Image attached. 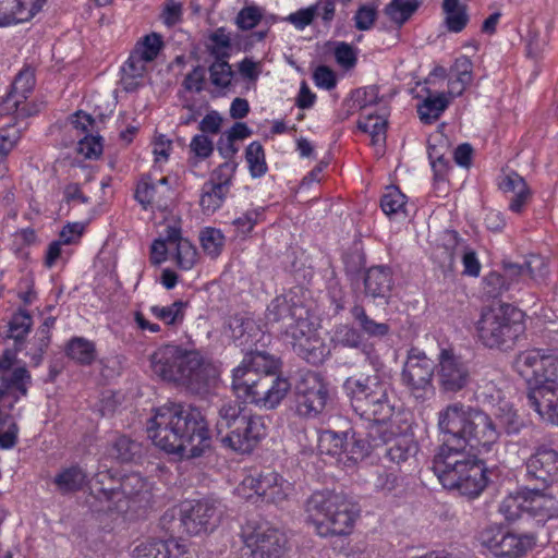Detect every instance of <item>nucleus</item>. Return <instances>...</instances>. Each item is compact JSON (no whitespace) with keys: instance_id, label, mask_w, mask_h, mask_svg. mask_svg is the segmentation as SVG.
I'll return each mask as SVG.
<instances>
[{"instance_id":"f257e3e1","label":"nucleus","mask_w":558,"mask_h":558,"mask_svg":"<svg viewBox=\"0 0 558 558\" xmlns=\"http://www.w3.org/2000/svg\"><path fill=\"white\" fill-rule=\"evenodd\" d=\"M343 388L354 411L374 423L373 429L387 445V457L391 462L401 464L414 457L417 445L413 433L408 428L397 432L391 423L397 413V398L389 381L378 375L350 377Z\"/></svg>"},{"instance_id":"f03ea898","label":"nucleus","mask_w":558,"mask_h":558,"mask_svg":"<svg viewBox=\"0 0 558 558\" xmlns=\"http://www.w3.org/2000/svg\"><path fill=\"white\" fill-rule=\"evenodd\" d=\"M147 436L157 448L181 459L199 457L210 446L203 414L177 403L155 409L147 422Z\"/></svg>"},{"instance_id":"7ed1b4c3","label":"nucleus","mask_w":558,"mask_h":558,"mask_svg":"<svg viewBox=\"0 0 558 558\" xmlns=\"http://www.w3.org/2000/svg\"><path fill=\"white\" fill-rule=\"evenodd\" d=\"M512 367L525 383L530 407L543 421L558 425V354L527 349L517 354Z\"/></svg>"},{"instance_id":"20e7f679","label":"nucleus","mask_w":558,"mask_h":558,"mask_svg":"<svg viewBox=\"0 0 558 558\" xmlns=\"http://www.w3.org/2000/svg\"><path fill=\"white\" fill-rule=\"evenodd\" d=\"M438 427L449 435L444 445H451L469 456L486 458L499 447V432L492 417L485 412L452 403L438 413Z\"/></svg>"},{"instance_id":"39448f33","label":"nucleus","mask_w":558,"mask_h":558,"mask_svg":"<svg viewBox=\"0 0 558 558\" xmlns=\"http://www.w3.org/2000/svg\"><path fill=\"white\" fill-rule=\"evenodd\" d=\"M433 470L444 488L469 498L482 494L488 483L483 458L469 456L451 445H442L433 461Z\"/></svg>"},{"instance_id":"423d86ee","label":"nucleus","mask_w":558,"mask_h":558,"mask_svg":"<svg viewBox=\"0 0 558 558\" xmlns=\"http://www.w3.org/2000/svg\"><path fill=\"white\" fill-rule=\"evenodd\" d=\"M267 324L289 319L287 337L293 350L312 364H319L329 354L328 347L318 335L317 326L311 320L308 312L303 306L289 305L286 296H277L271 301L266 312Z\"/></svg>"},{"instance_id":"0eeeda50","label":"nucleus","mask_w":558,"mask_h":558,"mask_svg":"<svg viewBox=\"0 0 558 558\" xmlns=\"http://www.w3.org/2000/svg\"><path fill=\"white\" fill-rule=\"evenodd\" d=\"M307 520L322 536L349 535L359 518V509L341 494L319 490L306 502Z\"/></svg>"},{"instance_id":"6e6552de","label":"nucleus","mask_w":558,"mask_h":558,"mask_svg":"<svg viewBox=\"0 0 558 558\" xmlns=\"http://www.w3.org/2000/svg\"><path fill=\"white\" fill-rule=\"evenodd\" d=\"M445 80L446 70L444 68H436L429 73L427 84L435 89H428L427 96L417 105V113L422 122L436 121L450 101L464 92L472 81V61L465 56L459 57L450 70L447 90L436 89L437 86H442Z\"/></svg>"},{"instance_id":"1a4fd4ad","label":"nucleus","mask_w":558,"mask_h":558,"mask_svg":"<svg viewBox=\"0 0 558 558\" xmlns=\"http://www.w3.org/2000/svg\"><path fill=\"white\" fill-rule=\"evenodd\" d=\"M217 437L225 448L250 453L267 436L262 416H246L238 403L223 404L216 424Z\"/></svg>"},{"instance_id":"9d476101","label":"nucleus","mask_w":558,"mask_h":558,"mask_svg":"<svg viewBox=\"0 0 558 558\" xmlns=\"http://www.w3.org/2000/svg\"><path fill=\"white\" fill-rule=\"evenodd\" d=\"M155 375L168 381L198 379L206 367L202 354L192 344L167 343L150 355Z\"/></svg>"},{"instance_id":"9b49d317","label":"nucleus","mask_w":558,"mask_h":558,"mask_svg":"<svg viewBox=\"0 0 558 558\" xmlns=\"http://www.w3.org/2000/svg\"><path fill=\"white\" fill-rule=\"evenodd\" d=\"M161 227L159 236L150 245L151 264L160 265L172 259L180 269H192L198 254L192 242L182 235L181 219L174 215L167 216Z\"/></svg>"},{"instance_id":"f8f14e48","label":"nucleus","mask_w":558,"mask_h":558,"mask_svg":"<svg viewBox=\"0 0 558 558\" xmlns=\"http://www.w3.org/2000/svg\"><path fill=\"white\" fill-rule=\"evenodd\" d=\"M524 318L525 314L510 304L493 306L477 322L478 337L489 348L512 343L525 330Z\"/></svg>"},{"instance_id":"ddd939ff","label":"nucleus","mask_w":558,"mask_h":558,"mask_svg":"<svg viewBox=\"0 0 558 558\" xmlns=\"http://www.w3.org/2000/svg\"><path fill=\"white\" fill-rule=\"evenodd\" d=\"M223 510L215 499L184 500L161 517V524L168 527L179 517L183 531L191 536L213 533L220 524Z\"/></svg>"},{"instance_id":"4468645a","label":"nucleus","mask_w":558,"mask_h":558,"mask_svg":"<svg viewBox=\"0 0 558 558\" xmlns=\"http://www.w3.org/2000/svg\"><path fill=\"white\" fill-rule=\"evenodd\" d=\"M233 371L232 387L238 398L263 409H275L288 395L291 384L276 374L244 373Z\"/></svg>"},{"instance_id":"2eb2a0df","label":"nucleus","mask_w":558,"mask_h":558,"mask_svg":"<svg viewBox=\"0 0 558 558\" xmlns=\"http://www.w3.org/2000/svg\"><path fill=\"white\" fill-rule=\"evenodd\" d=\"M372 437L374 446H377L376 438ZM317 448L319 453L328 457L331 462L343 469H349L368 457L373 444L353 429L344 432L326 429L318 434Z\"/></svg>"},{"instance_id":"dca6fc26","label":"nucleus","mask_w":558,"mask_h":558,"mask_svg":"<svg viewBox=\"0 0 558 558\" xmlns=\"http://www.w3.org/2000/svg\"><path fill=\"white\" fill-rule=\"evenodd\" d=\"M105 475L98 474L90 483V490L101 502H108L107 511L110 515L119 514L122 519H132L133 507L141 501L142 494L148 493L147 482L138 474H130L120 483L119 487H104Z\"/></svg>"},{"instance_id":"f3484780","label":"nucleus","mask_w":558,"mask_h":558,"mask_svg":"<svg viewBox=\"0 0 558 558\" xmlns=\"http://www.w3.org/2000/svg\"><path fill=\"white\" fill-rule=\"evenodd\" d=\"M163 47L162 36L155 32L137 39L129 58L121 68L120 84L125 92H135L144 85L151 64L158 58Z\"/></svg>"},{"instance_id":"a211bd4d","label":"nucleus","mask_w":558,"mask_h":558,"mask_svg":"<svg viewBox=\"0 0 558 558\" xmlns=\"http://www.w3.org/2000/svg\"><path fill=\"white\" fill-rule=\"evenodd\" d=\"M296 413L306 418L318 417L330 400V389L325 378L315 372L300 376L294 386Z\"/></svg>"},{"instance_id":"6ab92c4d","label":"nucleus","mask_w":558,"mask_h":558,"mask_svg":"<svg viewBox=\"0 0 558 558\" xmlns=\"http://www.w3.org/2000/svg\"><path fill=\"white\" fill-rule=\"evenodd\" d=\"M434 372L435 364L425 352L412 348L408 352L401 373L402 383L416 400H427L435 395Z\"/></svg>"},{"instance_id":"aec40b11","label":"nucleus","mask_w":558,"mask_h":558,"mask_svg":"<svg viewBox=\"0 0 558 558\" xmlns=\"http://www.w3.org/2000/svg\"><path fill=\"white\" fill-rule=\"evenodd\" d=\"M242 538L253 558H281L287 550L286 534L266 522H247L242 529Z\"/></svg>"},{"instance_id":"412c9836","label":"nucleus","mask_w":558,"mask_h":558,"mask_svg":"<svg viewBox=\"0 0 558 558\" xmlns=\"http://www.w3.org/2000/svg\"><path fill=\"white\" fill-rule=\"evenodd\" d=\"M437 379L444 392L456 393L471 380L469 363L451 349H441L438 355Z\"/></svg>"},{"instance_id":"4be33fe9","label":"nucleus","mask_w":558,"mask_h":558,"mask_svg":"<svg viewBox=\"0 0 558 558\" xmlns=\"http://www.w3.org/2000/svg\"><path fill=\"white\" fill-rule=\"evenodd\" d=\"M354 101L365 112L359 120V128L371 136L372 145L377 153H381L386 143L387 118L385 114H374L367 110L378 97V89L375 86H367L357 89L354 95Z\"/></svg>"},{"instance_id":"5701e85b","label":"nucleus","mask_w":558,"mask_h":558,"mask_svg":"<svg viewBox=\"0 0 558 558\" xmlns=\"http://www.w3.org/2000/svg\"><path fill=\"white\" fill-rule=\"evenodd\" d=\"M172 195L173 192L166 177L154 179L149 174L143 175L135 189V199L144 209L153 211H163Z\"/></svg>"},{"instance_id":"b1692460","label":"nucleus","mask_w":558,"mask_h":558,"mask_svg":"<svg viewBox=\"0 0 558 558\" xmlns=\"http://www.w3.org/2000/svg\"><path fill=\"white\" fill-rule=\"evenodd\" d=\"M35 86L33 70L24 69L15 77L12 88L1 105V112L14 113L16 118H26L33 114L26 99Z\"/></svg>"},{"instance_id":"393cba45","label":"nucleus","mask_w":558,"mask_h":558,"mask_svg":"<svg viewBox=\"0 0 558 558\" xmlns=\"http://www.w3.org/2000/svg\"><path fill=\"white\" fill-rule=\"evenodd\" d=\"M47 0H0V27L27 23L45 7Z\"/></svg>"},{"instance_id":"a878e982","label":"nucleus","mask_w":558,"mask_h":558,"mask_svg":"<svg viewBox=\"0 0 558 558\" xmlns=\"http://www.w3.org/2000/svg\"><path fill=\"white\" fill-rule=\"evenodd\" d=\"M187 554L184 541L169 538L141 542L132 551V558H183Z\"/></svg>"},{"instance_id":"bb28decb","label":"nucleus","mask_w":558,"mask_h":558,"mask_svg":"<svg viewBox=\"0 0 558 558\" xmlns=\"http://www.w3.org/2000/svg\"><path fill=\"white\" fill-rule=\"evenodd\" d=\"M525 514L544 524L558 517V499L545 490L525 489Z\"/></svg>"},{"instance_id":"cd10ccee","label":"nucleus","mask_w":558,"mask_h":558,"mask_svg":"<svg viewBox=\"0 0 558 558\" xmlns=\"http://www.w3.org/2000/svg\"><path fill=\"white\" fill-rule=\"evenodd\" d=\"M526 472L530 476L542 482H555L558 480V452L539 448L526 461Z\"/></svg>"},{"instance_id":"c85d7f7f","label":"nucleus","mask_w":558,"mask_h":558,"mask_svg":"<svg viewBox=\"0 0 558 558\" xmlns=\"http://www.w3.org/2000/svg\"><path fill=\"white\" fill-rule=\"evenodd\" d=\"M499 187L505 194H510L509 209L513 213H521L531 197L524 179L515 172L504 173L499 179Z\"/></svg>"},{"instance_id":"c756f323","label":"nucleus","mask_w":558,"mask_h":558,"mask_svg":"<svg viewBox=\"0 0 558 558\" xmlns=\"http://www.w3.org/2000/svg\"><path fill=\"white\" fill-rule=\"evenodd\" d=\"M380 207L383 213L393 221H404L410 216L407 196L397 186L386 187Z\"/></svg>"},{"instance_id":"7c9ffc66","label":"nucleus","mask_w":558,"mask_h":558,"mask_svg":"<svg viewBox=\"0 0 558 558\" xmlns=\"http://www.w3.org/2000/svg\"><path fill=\"white\" fill-rule=\"evenodd\" d=\"M279 365L276 359L271 355L260 352V351H251L246 353L242 363L234 368L233 371H240L243 374V377H248L246 373H256L258 375L263 374H276Z\"/></svg>"},{"instance_id":"2f4dec72","label":"nucleus","mask_w":558,"mask_h":558,"mask_svg":"<svg viewBox=\"0 0 558 558\" xmlns=\"http://www.w3.org/2000/svg\"><path fill=\"white\" fill-rule=\"evenodd\" d=\"M485 400L492 404L495 410V415L499 420L508 434H518L523 426L522 421L513 410L512 405L500 397L499 391L497 397L485 395Z\"/></svg>"},{"instance_id":"473e14b6","label":"nucleus","mask_w":558,"mask_h":558,"mask_svg":"<svg viewBox=\"0 0 558 558\" xmlns=\"http://www.w3.org/2000/svg\"><path fill=\"white\" fill-rule=\"evenodd\" d=\"M230 328L232 330V338L243 349L251 348L264 338V331L251 318H234L230 323Z\"/></svg>"},{"instance_id":"72a5a7b5","label":"nucleus","mask_w":558,"mask_h":558,"mask_svg":"<svg viewBox=\"0 0 558 558\" xmlns=\"http://www.w3.org/2000/svg\"><path fill=\"white\" fill-rule=\"evenodd\" d=\"M548 274L546 260L539 255H531L524 266L509 265L505 269V275L508 278L520 276L522 278L530 277L535 281H542Z\"/></svg>"},{"instance_id":"f704fd0d","label":"nucleus","mask_w":558,"mask_h":558,"mask_svg":"<svg viewBox=\"0 0 558 558\" xmlns=\"http://www.w3.org/2000/svg\"><path fill=\"white\" fill-rule=\"evenodd\" d=\"M24 129L25 126L20 122L0 129V178L7 172V158L17 146Z\"/></svg>"},{"instance_id":"c9c22d12","label":"nucleus","mask_w":558,"mask_h":558,"mask_svg":"<svg viewBox=\"0 0 558 558\" xmlns=\"http://www.w3.org/2000/svg\"><path fill=\"white\" fill-rule=\"evenodd\" d=\"M391 274L384 267L371 268L365 277V290L372 298H386L391 289Z\"/></svg>"},{"instance_id":"e433bc0d","label":"nucleus","mask_w":558,"mask_h":558,"mask_svg":"<svg viewBox=\"0 0 558 558\" xmlns=\"http://www.w3.org/2000/svg\"><path fill=\"white\" fill-rule=\"evenodd\" d=\"M445 25L449 32L460 33L469 22L466 7L459 0H444Z\"/></svg>"},{"instance_id":"4c0bfd02","label":"nucleus","mask_w":558,"mask_h":558,"mask_svg":"<svg viewBox=\"0 0 558 558\" xmlns=\"http://www.w3.org/2000/svg\"><path fill=\"white\" fill-rule=\"evenodd\" d=\"M187 303L178 300L168 305H153L149 307V312L165 325L177 326L183 323Z\"/></svg>"},{"instance_id":"58836bf2","label":"nucleus","mask_w":558,"mask_h":558,"mask_svg":"<svg viewBox=\"0 0 558 558\" xmlns=\"http://www.w3.org/2000/svg\"><path fill=\"white\" fill-rule=\"evenodd\" d=\"M53 483L60 493H73L85 485L86 473L78 466L65 468L54 476Z\"/></svg>"},{"instance_id":"ea45409f","label":"nucleus","mask_w":558,"mask_h":558,"mask_svg":"<svg viewBox=\"0 0 558 558\" xmlns=\"http://www.w3.org/2000/svg\"><path fill=\"white\" fill-rule=\"evenodd\" d=\"M448 148V142L442 138V134L437 133L428 141L429 161L436 175H442L447 170L448 160L445 155Z\"/></svg>"},{"instance_id":"a19ab883","label":"nucleus","mask_w":558,"mask_h":558,"mask_svg":"<svg viewBox=\"0 0 558 558\" xmlns=\"http://www.w3.org/2000/svg\"><path fill=\"white\" fill-rule=\"evenodd\" d=\"M536 543L533 534L508 533L505 539L502 558H515L526 554Z\"/></svg>"},{"instance_id":"79ce46f5","label":"nucleus","mask_w":558,"mask_h":558,"mask_svg":"<svg viewBox=\"0 0 558 558\" xmlns=\"http://www.w3.org/2000/svg\"><path fill=\"white\" fill-rule=\"evenodd\" d=\"M423 0H391L386 8L387 16L395 23L404 24L421 7Z\"/></svg>"},{"instance_id":"37998d69","label":"nucleus","mask_w":558,"mask_h":558,"mask_svg":"<svg viewBox=\"0 0 558 558\" xmlns=\"http://www.w3.org/2000/svg\"><path fill=\"white\" fill-rule=\"evenodd\" d=\"M245 160L252 178H262L266 174L268 167L265 151L260 143L252 142L245 149Z\"/></svg>"},{"instance_id":"c03bdc74","label":"nucleus","mask_w":558,"mask_h":558,"mask_svg":"<svg viewBox=\"0 0 558 558\" xmlns=\"http://www.w3.org/2000/svg\"><path fill=\"white\" fill-rule=\"evenodd\" d=\"M140 452V445L125 436L117 437L108 448V456L120 462H129Z\"/></svg>"},{"instance_id":"a18cd8bd","label":"nucleus","mask_w":558,"mask_h":558,"mask_svg":"<svg viewBox=\"0 0 558 558\" xmlns=\"http://www.w3.org/2000/svg\"><path fill=\"white\" fill-rule=\"evenodd\" d=\"M264 216L265 209L263 207H255L244 211L232 222L236 235L240 238L247 236L254 227L264 220Z\"/></svg>"},{"instance_id":"49530a36","label":"nucleus","mask_w":558,"mask_h":558,"mask_svg":"<svg viewBox=\"0 0 558 558\" xmlns=\"http://www.w3.org/2000/svg\"><path fill=\"white\" fill-rule=\"evenodd\" d=\"M499 511L508 521H514L525 514V489L506 496L500 504Z\"/></svg>"},{"instance_id":"de8ad7c7","label":"nucleus","mask_w":558,"mask_h":558,"mask_svg":"<svg viewBox=\"0 0 558 558\" xmlns=\"http://www.w3.org/2000/svg\"><path fill=\"white\" fill-rule=\"evenodd\" d=\"M68 355L81 364H90L95 360V345L92 341L76 337L66 348Z\"/></svg>"},{"instance_id":"09e8293b","label":"nucleus","mask_w":558,"mask_h":558,"mask_svg":"<svg viewBox=\"0 0 558 558\" xmlns=\"http://www.w3.org/2000/svg\"><path fill=\"white\" fill-rule=\"evenodd\" d=\"M227 191L210 183L205 184L201 194L199 205L207 215L215 213L221 207L227 196Z\"/></svg>"},{"instance_id":"8fccbe9b","label":"nucleus","mask_w":558,"mask_h":558,"mask_svg":"<svg viewBox=\"0 0 558 558\" xmlns=\"http://www.w3.org/2000/svg\"><path fill=\"white\" fill-rule=\"evenodd\" d=\"M210 83L218 92H225L231 85L233 71L228 62L218 60L209 66Z\"/></svg>"},{"instance_id":"3c124183","label":"nucleus","mask_w":558,"mask_h":558,"mask_svg":"<svg viewBox=\"0 0 558 558\" xmlns=\"http://www.w3.org/2000/svg\"><path fill=\"white\" fill-rule=\"evenodd\" d=\"M353 317L359 322L361 329L369 337H384L388 333L389 327L387 324L377 323L371 319L363 307L355 306L352 310Z\"/></svg>"},{"instance_id":"603ef678","label":"nucleus","mask_w":558,"mask_h":558,"mask_svg":"<svg viewBox=\"0 0 558 558\" xmlns=\"http://www.w3.org/2000/svg\"><path fill=\"white\" fill-rule=\"evenodd\" d=\"M201 243L207 255L216 257L223 248L225 235L219 229L208 227L201 232Z\"/></svg>"},{"instance_id":"864d4df0","label":"nucleus","mask_w":558,"mask_h":558,"mask_svg":"<svg viewBox=\"0 0 558 558\" xmlns=\"http://www.w3.org/2000/svg\"><path fill=\"white\" fill-rule=\"evenodd\" d=\"M33 325L31 315L25 310H19L9 322V338L16 341L24 339Z\"/></svg>"},{"instance_id":"5fc2aeb1","label":"nucleus","mask_w":558,"mask_h":558,"mask_svg":"<svg viewBox=\"0 0 558 558\" xmlns=\"http://www.w3.org/2000/svg\"><path fill=\"white\" fill-rule=\"evenodd\" d=\"M236 168L238 163L234 160L225 161L213 172L210 184L228 192Z\"/></svg>"},{"instance_id":"6e6d98bb","label":"nucleus","mask_w":558,"mask_h":558,"mask_svg":"<svg viewBox=\"0 0 558 558\" xmlns=\"http://www.w3.org/2000/svg\"><path fill=\"white\" fill-rule=\"evenodd\" d=\"M333 54L338 65L344 70H350L356 64L357 50L348 43H336L333 47Z\"/></svg>"},{"instance_id":"4d7b16f0","label":"nucleus","mask_w":558,"mask_h":558,"mask_svg":"<svg viewBox=\"0 0 558 558\" xmlns=\"http://www.w3.org/2000/svg\"><path fill=\"white\" fill-rule=\"evenodd\" d=\"M331 341L343 347L356 348L361 344L362 337L354 328L341 325L333 330Z\"/></svg>"},{"instance_id":"13d9d810","label":"nucleus","mask_w":558,"mask_h":558,"mask_svg":"<svg viewBox=\"0 0 558 558\" xmlns=\"http://www.w3.org/2000/svg\"><path fill=\"white\" fill-rule=\"evenodd\" d=\"M230 45V34L222 27L214 31L208 37V49L217 57L225 56Z\"/></svg>"},{"instance_id":"bf43d9fd","label":"nucleus","mask_w":558,"mask_h":558,"mask_svg":"<svg viewBox=\"0 0 558 558\" xmlns=\"http://www.w3.org/2000/svg\"><path fill=\"white\" fill-rule=\"evenodd\" d=\"M264 10L257 5L244 7L236 16V25L241 29H252L262 20Z\"/></svg>"},{"instance_id":"052dcab7","label":"nucleus","mask_w":558,"mask_h":558,"mask_svg":"<svg viewBox=\"0 0 558 558\" xmlns=\"http://www.w3.org/2000/svg\"><path fill=\"white\" fill-rule=\"evenodd\" d=\"M71 255L72 250L70 246L56 240L51 242L47 248L45 263L49 268H51L57 265L58 262L66 263Z\"/></svg>"},{"instance_id":"680f3d73","label":"nucleus","mask_w":558,"mask_h":558,"mask_svg":"<svg viewBox=\"0 0 558 558\" xmlns=\"http://www.w3.org/2000/svg\"><path fill=\"white\" fill-rule=\"evenodd\" d=\"M501 532L502 527L498 525H488L478 532L476 539L483 553L492 555Z\"/></svg>"},{"instance_id":"e2e57ef3","label":"nucleus","mask_w":558,"mask_h":558,"mask_svg":"<svg viewBox=\"0 0 558 558\" xmlns=\"http://www.w3.org/2000/svg\"><path fill=\"white\" fill-rule=\"evenodd\" d=\"M102 148V140L98 135H86L77 144L78 153L88 159L98 158Z\"/></svg>"},{"instance_id":"0e129e2a","label":"nucleus","mask_w":558,"mask_h":558,"mask_svg":"<svg viewBox=\"0 0 558 558\" xmlns=\"http://www.w3.org/2000/svg\"><path fill=\"white\" fill-rule=\"evenodd\" d=\"M316 16V7L302 8L295 12L290 13L283 20L289 22L298 31H304L311 25Z\"/></svg>"},{"instance_id":"69168bd1","label":"nucleus","mask_w":558,"mask_h":558,"mask_svg":"<svg viewBox=\"0 0 558 558\" xmlns=\"http://www.w3.org/2000/svg\"><path fill=\"white\" fill-rule=\"evenodd\" d=\"M294 485L276 472L275 483H271L269 501L280 502L292 496Z\"/></svg>"},{"instance_id":"338daca9","label":"nucleus","mask_w":558,"mask_h":558,"mask_svg":"<svg viewBox=\"0 0 558 558\" xmlns=\"http://www.w3.org/2000/svg\"><path fill=\"white\" fill-rule=\"evenodd\" d=\"M257 483L258 480L256 473H250L245 475L234 488V494L245 500L257 499L259 498Z\"/></svg>"},{"instance_id":"774afa93","label":"nucleus","mask_w":558,"mask_h":558,"mask_svg":"<svg viewBox=\"0 0 558 558\" xmlns=\"http://www.w3.org/2000/svg\"><path fill=\"white\" fill-rule=\"evenodd\" d=\"M172 149V142L166 135H156L153 141V154L156 166H161L168 161L170 151Z\"/></svg>"}]
</instances>
